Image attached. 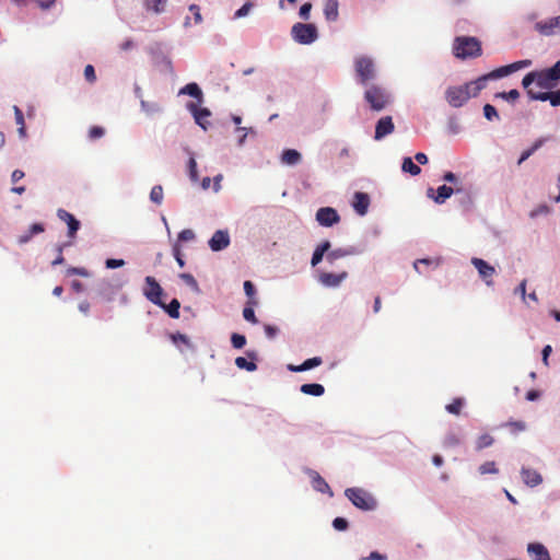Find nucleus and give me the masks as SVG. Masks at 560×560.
Returning a JSON list of instances; mask_svg holds the SVG:
<instances>
[{
  "label": "nucleus",
  "mask_w": 560,
  "mask_h": 560,
  "mask_svg": "<svg viewBox=\"0 0 560 560\" xmlns=\"http://www.w3.org/2000/svg\"><path fill=\"white\" fill-rule=\"evenodd\" d=\"M464 406V399L463 398H455L451 404L446 406V410L450 413L458 416L462 411V408Z\"/></svg>",
  "instance_id": "ea45409f"
},
{
  "label": "nucleus",
  "mask_w": 560,
  "mask_h": 560,
  "mask_svg": "<svg viewBox=\"0 0 560 560\" xmlns=\"http://www.w3.org/2000/svg\"><path fill=\"white\" fill-rule=\"evenodd\" d=\"M84 78L89 83H94L96 81L95 69L92 65H86L84 68Z\"/></svg>",
  "instance_id": "864d4df0"
},
{
  "label": "nucleus",
  "mask_w": 560,
  "mask_h": 560,
  "mask_svg": "<svg viewBox=\"0 0 560 560\" xmlns=\"http://www.w3.org/2000/svg\"><path fill=\"white\" fill-rule=\"evenodd\" d=\"M454 55L459 59L481 56V43L476 37L458 36L453 45Z\"/></svg>",
  "instance_id": "39448f33"
},
{
  "label": "nucleus",
  "mask_w": 560,
  "mask_h": 560,
  "mask_svg": "<svg viewBox=\"0 0 560 560\" xmlns=\"http://www.w3.org/2000/svg\"><path fill=\"white\" fill-rule=\"evenodd\" d=\"M105 265L109 269H115V268L122 267L125 265V260L109 258V259L106 260Z\"/></svg>",
  "instance_id": "69168bd1"
},
{
  "label": "nucleus",
  "mask_w": 560,
  "mask_h": 560,
  "mask_svg": "<svg viewBox=\"0 0 560 560\" xmlns=\"http://www.w3.org/2000/svg\"><path fill=\"white\" fill-rule=\"evenodd\" d=\"M460 444V439L456 433H448L443 442L445 447H455Z\"/></svg>",
  "instance_id": "c03bdc74"
},
{
  "label": "nucleus",
  "mask_w": 560,
  "mask_h": 560,
  "mask_svg": "<svg viewBox=\"0 0 560 560\" xmlns=\"http://www.w3.org/2000/svg\"><path fill=\"white\" fill-rule=\"evenodd\" d=\"M300 390L305 395L322 396L325 393L323 385L317 383L303 384Z\"/></svg>",
  "instance_id": "cd10ccee"
},
{
  "label": "nucleus",
  "mask_w": 560,
  "mask_h": 560,
  "mask_svg": "<svg viewBox=\"0 0 560 560\" xmlns=\"http://www.w3.org/2000/svg\"><path fill=\"white\" fill-rule=\"evenodd\" d=\"M479 472L481 475H486V474H497L498 472V469L495 467V463L494 462H486L483 463L480 467H479Z\"/></svg>",
  "instance_id": "8fccbe9b"
},
{
  "label": "nucleus",
  "mask_w": 560,
  "mask_h": 560,
  "mask_svg": "<svg viewBox=\"0 0 560 560\" xmlns=\"http://www.w3.org/2000/svg\"><path fill=\"white\" fill-rule=\"evenodd\" d=\"M179 278L188 285L194 291L198 292L199 291V285H198V282L197 280L194 278L192 275L190 273H180L179 275Z\"/></svg>",
  "instance_id": "37998d69"
},
{
  "label": "nucleus",
  "mask_w": 560,
  "mask_h": 560,
  "mask_svg": "<svg viewBox=\"0 0 560 560\" xmlns=\"http://www.w3.org/2000/svg\"><path fill=\"white\" fill-rule=\"evenodd\" d=\"M332 526L336 530H346L348 528V521L343 517H336L332 521Z\"/></svg>",
  "instance_id": "bf43d9fd"
},
{
  "label": "nucleus",
  "mask_w": 560,
  "mask_h": 560,
  "mask_svg": "<svg viewBox=\"0 0 560 560\" xmlns=\"http://www.w3.org/2000/svg\"><path fill=\"white\" fill-rule=\"evenodd\" d=\"M188 175L192 183L198 182L199 175L197 171V162L194 156H190L188 161Z\"/></svg>",
  "instance_id": "a19ab883"
},
{
  "label": "nucleus",
  "mask_w": 560,
  "mask_h": 560,
  "mask_svg": "<svg viewBox=\"0 0 560 560\" xmlns=\"http://www.w3.org/2000/svg\"><path fill=\"white\" fill-rule=\"evenodd\" d=\"M441 260L440 259H428V258H424V259H419L417 260L415 264H413V267L415 269L418 271V272H421L420 269H419V266L420 265H425V266H432L433 268H436L439 267Z\"/></svg>",
  "instance_id": "de8ad7c7"
},
{
  "label": "nucleus",
  "mask_w": 560,
  "mask_h": 560,
  "mask_svg": "<svg viewBox=\"0 0 560 560\" xmlns=\"http://www.w3.org/2000/svg\"><path fill=\"white\" fill-rule=\"evenodd\" d=\"M72 245V241L57 245V257L51 261L52 266L61 265L65 262L63 249Z\"/></svg>",
  "instance_id": "4c0bfd02"
},
{
  "label": "nucleus",
  "mask_w": 560,
  "mask_h": 560,
  "mask_svg": "<svg viewBox=\"0 0 560 560\" xmlns=\"http://www.w3.org/2000/svg\"><path fill=\"white\" fill-rule=\"evenodd\" d=\"M401 170L402 172L409 173L412 176H417L421 173V168L417 164H415L412 159L409 156L404 158L401 163Z\"/></svg>",
  "instance_id": "7c9ffc66"
},
{
  "label": "nucleus",
  "mask_w": 560,
  "mask_h": 560,
  "mask_svg": "<svg viewBox=\"0 0 560 560\" xmlns=\"http://www.w3.org/2000/svg\"><path fill=\"white\" fill-rule=\"evenodd\" d=\"M145 288L143 289L144 296L153 304L163 306L162 295L163 289L155 280L154 277L148 276L144 279Z\"/></svg>",
  "instance_id": "6e6552de"
},
{
  "label": "nucleus",
  "mask_w": 560,
  "mask_h": 560,
  "mask_svg": "<svg viewBox=\"0 0 560 560\" xmlns=\"http://www.w3.org/2000/svg\"><path fill=\"white\" fill-rule=\"evenodd\" d=\"M527 551L533 556L534 560H550L547 548L541 544H529Z\"/></svg>",
  "instance_id": "5701e85b"
},
{
  "label": "nucleus",
  "mask_w": 560,
  "mask_h": 560,
  "mask_svg": "<svg viewBox=\"0 0 560 560\" xmlns=\"http://www.w3.org/2000/svg\"><path fill=\"white\" fill-rule=\"evenodd\" d=\"M150 199L152 202L156 205H161L163 201V187L161 185H155L152 187L150 191Z\"/></svg>",
  "instance_id": "58836bf2"
},
{
  "label": "nucleus",
  "mask_w": 560,
  "mask_h": 560,
  "mask_svg": "<svg viewBox=\"0 0 560 560\" xmlns=\"http://www.w3.org/2000/svg\"><path fill=\"white\" fill-rule=\"evenodd\" d=\"M347 277V271L340 273L323 272L319 275V282L325 287L336 288L339 287Z\"/></svg>",
  "instance_id": "f3484780"
},
{
  "label": "nucleus",
  "mask_w": 560,
  "mask_h": 560,
  "mask_svg": "<svg viewBox=\"0 0 560 560\" xmlns=\"http://www.w3.org/2000/svg\"><path fill=\"white\" fill-rule=\"evenodd\" d=\"M247 357L252 361H247L246 358L237 357L235 359V365L241 370H246L248 372H254L257 370V364L254 362L257 359V353L255 351H247Z\"/></svg>",
  "instance_id": "aec40b11"
},
{
  "label": "nucleus",
  "mask_w": 560,
  "mask_h": 560,
  "mask_svg": "<svg viewBox=\"0 0 560 560\" xmlns=\"http://www.w3.org/2000/svg\"><path fill=\"white\" fill-rule=\"evenodd\" d=\"M483 115L488 120L499 119V114L494 106L486 104L483 106Z\"/></svg>",
  "instance_id": "09e8293b"
},
{
  "label": "nucleus",
  "mask_w": 560,
  "mask_h": 560,
  "mask_svg": "<svg viewBox=\"0 0 560 560\" xmlns=\"http://www.w3.org/2000/svg\"><path fill=\"white\" fill-rule=\"evenodd\" d=\"M553 137L552 136H545V137H540L538 139H536L533 144L530 145V148L536 152L537 150H539L546 142L552 140Z\"/></svg>",
  "instance_id": "4d7b16f0"
},
{
  "label": "nucleus",
  "mask_w": 560,
  "mask_h": 560,
  "mask_svg": "<svg viewBox=\"0 0 560 560\" xmlns=\"http://www.w3.org/2000/svg\"><path fill=\"white\" fill-rule=\"evenodd\" d=\"M187 109L192 114L196 124L206 130L207 125L209 124L208 118L211 116L210 110L206 107H200L199 104L192 102L187 104Z\"/></svg>",
  "instance_id": "ddd939ff"
},
{
  "label": "nucleus",
  "mask_w": 560,
  "mask_h": 560,
  "mask_svg": "<svg viewBox=\"0 0 560 560\" xmlns=\"http://www.w3.org/2000/svg\"><path fill=\"white\" fill-rule=\"evenodd\" d=\"M45 231V226L42 223H34L30 226L28 231L22 235L19 236L18 242L19 244H26L31 241V238L39 233H43Z\"/></svg>",
  "instance_id": "a878e982"
},
{
  "label": "nucleus",
  "mask_w": 560,
  "mask_h": 560,
  "mask_svg": "<svg viewBox=\"0 0 560 560\" xmlns=\"http://www.w3.org/2000/svg\"><path fill=\"white\" fill-rule=\"evenodd\" d=\"M345 495L355 508L363 511H372L377 505L373 495L361 488H348L345 491Z\"/></svg>",
  "instance_id": "423d86ee"
},
{
  "label": "nucleus",
  "mask_w": 560,
  "mask_h": 560,
  "mask_svg": "<svg viewBox=\"0 0 560 560\" xmlns=\"http://www.w3.org/2000/svg\"><path fill=\"white\" fill-rule=\"evenodd\" d=\"M352 249L347 248H336L332 250H328L326 255V259L328 262L334 264L337 259L343 258L346 256L352 255Z\"/></svg>",
  "instance_id": "c85d7f7f"
},
{
  "label": "nucleus",
  "mask_w": 560,
  "mask_h": 560,
  "mask_svg": "<svg viewBox=\"0 0 560 560\" xmlns=\"http://www.w3.org/2000/svg\"><path fill=\"white\" fill-rule=\"evenodd\" d=\"M301 159V153L294 149H287L281 154V162L287 165H295Z\"/></svg>",
  "instance_id": "bb28decb"
},
{
  "label": "nucleus",
  "mask_w": 560,
  "mask_h": 560,
  "mask_svg": "<svg viewBox=\"0 0 560 560\" xmlns=\"http://www.w3.org/2000/svg\"><path fill=\"white\" fill-rule=\"evenodd\" d=\"M352 206L358 214L364 215L370 206L369 195L364 192H355Z\"/></svg>",
  "instance_id": "6ab92c4d"
},
{
  "label": "nucleus",
  "mask_w": 560,
  "mask_h": 560,
  "mask_svg": "<svg viewBox=\"0 0 560 560\" xmlns=\"http://www.w3.org/2000/svg\"><path fill=\"white\" fill-rule=\"evenodd\" d=\"M322 362H323V360H322L320 357H314V358L305 360L300 365L289 364L288 369L291 372H304V371H307V370H311L313 368H316V366L320 365Z\"/></svg>",
  "instance_id": "4be33fe9"
},
{
  "label": "nucleus",
  "mask_w": 560,
  "mask_h": 560,
  "mask_svg": "<svg viewBox=\"0 0 560 560\" xmlns=\"http://www.w3.org/2000/svg\"><path fill=\"white\" fill-rule=\"evenodd\" d=\"M14 115H15V122L19 126V135L21 137H25L26 130H25L24 116H23L22 110L18 106H14Z\"/></svg>",
  "instance_id": "473e14b6"
},
{
  "label": "nucleus",
  "mask_w": 560,
  "mask_h": 560,
  "mask_svg": "<svg viewBox=\"0 0 560 560\" xmlns=\"http://www.w3.org/2000/svg\"><path fill=\"white\" fill-rule=\"evenodd\" d=\"M243 317L247 320V322H250L252 324H257L258 323V319L255 315V312H254V308H253V305H248L246 306L244 310H243Z\"/></svg>",
  "instance_id": "3c124183"
},
{
  "label": "nucleus",
  "mask_w": 560,
  "mask_h": 560,
  "mask_svg": "<svg viewBox=\"0 0 560 560\" xmlns=\"http://www.w3.org/2000/svg\"><path fill=\"white\" fill-rule=\"evenodd\" d=\"M173 255H174L178 266L180 268H183L185 266V261L183 259V255H182V252H180V246L178 244H175L173 246Z\"/></svg>",
  "instance_id": "052dcab7"
},
{
  "label": "nucleus",
  "mask_w": 560,
  "mask_h": 560,
  "mask_svg": "<svg viewBox=\"0 0 560 560\" xmlns=\"http://www.w3.org/2000/svg\"><path fill=\"white\" fill-rule=\"evenodd\" d=\"M171 339L174 343L182 342V343L186 345L187 347H191L189 338L186 335H183L180 332L172 334Z\"/></svg>",
  "instance_id": "5fc2aeb1"
},
{
  "label": "nucleus",
  "mask_w": 560,
  "mask_h": 560,
  "mask_svg": "<svg viewBox=\"0 0 560 560\" xmlns=\"http://www.w3.org/2000/svg\"><path fill=\"white\" fill-rule=\"evenodd\" d=\"M310 478L312 482V487L322 493H328L330 497L332 495V491L329 485L325 481V479L315 470L310 471Z\"/></svg>",
  "instance_id": "a211bd4d"
},
{
  "label": "nucleus",
  "mask_w": 560,
  "mask_h": 560,
  "mask_svg": "<svg viewBox=\"0 0 560 560\" xmlns=\"http://www.w3.org/2000/svg\"><path fill=\"white\" fill-rule=\"evenodd\" d=\"M230 245V236L228 231L218 230L209 241V246L213 252H219Z\"/></svg>",
  "instance_id": "dca6fc26"
},
{
  "label": "nucleus",
  "mask_w": 560,
  "mask_h": 560,
  "mask_svg": "<svg viewBox=\"0 0 560 560\" xmlns=\"http://www.w3.org/2000/svg\"><path fill=\"white\" fill-rule=\"evenodd\" d=\"M535 31L541 36L550 37L560 34V15L538 21Z\"/></svg>",
  "instance_id": "1a4fd4ad"
},
{
  "label": "nucleus",
  "mask_w": 560,
  "mask_h": 560,
  "mask_svg": "<svg viewBox=\"0 0 560 560\" xmlns=\"http://www.w3.org/2000/svg\"><path fill=\"white\" fill-rule=\"evenodd\" d=\"M68 275H78V276H81V277H88L89 276V272L85 268H82V267H71L68 269L67 271Z\"/></svg>",
  "instance_id": "338daca9"
},
{
  "label": "nucleus",
  "mask_w": 560,
  "mask_h": 560,
  "mask_svg": "<svg viewBox=\"0 0 560 560\" xmlns=\"http://www.w3.org/2000/svg\"><path fill=\"white\" fill-rule=\"evenodd\" d=\"M141 107L147 114H153L161 109L156 103H149L145 101H141Z\"/></svg>",
  "instance_id": "6e6d98bb"
},
{
  "label": "nucleus",
  "mask_w": 560,
  "mask_h": 560,
  "mask_svg": "<svg viewBox=\"0 0 560 560\" xmlns=\"http://www.w3.org/2000/svg\"><path fill=\"white\" fill-rule=\"evenodd\" d=\"M161 308H163L170 317L172 318H175L177 319L179 317V308H180V303L177 299H173L170 304H165L163 302V306H160Z\"/></svg>",
  "instance_id": "c756f323"
},
{
  "label": "nucleus",
  "mask_w": 560,
  "mask_h": 560,
  "mask_svg": "<svg viewBox=\"0 0 560 560\" xmlns=\"http://www.w3.org/2000/svg\"><path fill=\"white\" fill-rule=\"evenodd\" d=\"M436 192L438 195L434 197V201L441 205L453 195L454 189L450 186L442 185L438 188Z\"/></svg>",
  "instance_id": "2f4dec72"
},
{
  "label": "nucleus",
  "mask_w": 560,
  "mask_h": 560,
  "mask_svg": "<svg viewBox=\"0 0 560 560\" xmlns=\"http://www.w3.org/2000/svg\"><path fill=\"white\" fill-rule=\"evenodd\" d=\"M179 95L187 94L198 101V103L203 102V94L199 85L195 82L186 84L184 88H182L178 92Z\"/></svg>",
  "instance_id": "b1692460"
},
{
  "label": "nucleus",
  "mask_w": 560,
  "mask_h": 560,
  "mask_svg": "<svg viewBox=\"0 0 560 560\" xmlns=\"http://www.w3.org/2000/svg\"><path fill=\"white\" fill-rule=\"evenodd\" d=\"M495 97H500L506 101H516L520 97V92L516 89L510 90L509 92H499Z\"/></svg>",
  "instance_id": "49530a36"
},
{
  "label": "nucleus",
  "mask_w": 560,
  "mask_h": 560,
  "mask_svg": "<svg viewBox=\"0 0 560 560\" xmlns=\"http://www.w3.org/2000/svg\"><path fill=\"white\" fill-rule=\"evenodd\" d=\"M291 35L293 39L302 45H308L318 37L317 28L314 24L296 23L292 26Z\"/></svg>",
  "instance_id": "0eeeda50"
},
{
  "label": "nucleus",
  "mask_w": 560,
  "mask_h": 560,
  "mask_svg": "<svg viewBox=\"0 0 560 560\" xmlns=\"http://www.w3.org/2000/svg\"><path fill=\"white\" fill-rule=\"evenodd\" d=\"M57 217L68 225V237L73 242L81 225L80 221L65 209H58Z\"/></svg>",
  "instance_id": "f8f14e48"
},
{
  "label": "nucleus",
  "mask_w": 560,
  "mask_h": 560,
  "mask_svg": "<svg viewBox=\"0 0 560 560\" xmlns=\"http://www.w3.org/2000/svg\"><path fill=\"white\" fill-rule=\"evenodd\" d=\"M504 428H509L511 433L516 434L518 432H522L526 429V423L521 420L516 421H508L504 424H502Z\"/></svg>",
  "instance_id": "c9c22d12"
},
{
  "label": "nucleus",
  "mask_w": 560,
  "mask_h": 560,
  "mask_svg": "<svg viewBox=\"0 0 560 560\" xmlns=\"http://www.w3.org/2000/svg\"><path fill=\"white\" fill-rule=\"evenodd\" d=\"M521 475H522L523 481L528 487H532V488L537 487L538 485H540L542 482V477L537 470H534L530 468H523L521 471Z\"/></svg>",
  "instance_id": "412c9836"
},
{
  "label": "nucleus",
  "mask_w": 560,
  "mask_h": 560,
  "mask_svg": "<svg viewBox=\"0 0 560 560\" xmlns=\"http://www.w3.org/2000/svg\"><path fill=\"white\" fill-rule=\"evenodd\" d=\"M528 97L530 101H549L550 105L557 107L560 105V89L556 91H542V92H532L528 91Z\"/></svg>",
  "instance_id": "4468645a"
},
{
  "label": "nucleus",
  "mask_w": 560,
  "mask_h": 560,
  "mask_svg": "<svg viewBox=\"0 0 560 560\" xmlns=\"http://www.w3.org/2000/svg\"><path fill=\"white\" fill-rule=\"evenodd\" d=\"M494 440L490 434H482L476 441V450L481 451L493 444Z\"/></svg>",
  "instance_id": "f704fd0d"
},
{
  "label": "nucleus",
  "mask_w": 560,
  "mask_h": 560,
  "mask_svg": "<svg viewBox=\"0 0 560 560\" xmlns=\"http://www.w3.org/2000/svg\"><path fill=\"white\" fill-rule=\"evenodd\" d=\"M105 135V129L100 126H93L89 130V138L91 140H96L98 138H102Z\"/></svg>",
  "instance_id": "603ef678"
},
{
  "label": "nucleus",
  "mask_w": 560,
  "mask_h": 560,
  "mask_svg": "<svg viewBox=\"0 0 560 560\" xmlns=\"http://www.w3.org/2000/svg\"><path fill=\"white\" fill-rule=\"evenodd\" d=\"M325 15L327 20L335 21L338 16V2H327Z\"/></svg>",
  "instance_id": "e433bc0d"
},
{
  "label": "nucleus",
  "mask_w": 560,
  "mask_h": 560,
  "mask_svg": "<svg viewBox=\"0 0 560 560\" xmlns=\"http://www.w3.org/2000/svg\"><path fill=\"white\" fill-rule=\"evenodd\" d=\"M244 291H245V294H246V295L248 296V299H249V300H248V302H247V304H248V305H256V304H257V302H256V300H255L256 289H255V287H254V284H253V282H252V281L246 280V281L244 282Z\"/></svg>",
  "instance_id": "72a5a7b5"
},
{
  "label": "nucleus",
  "mask_w": 560,
  "mask_h": 560,
  "mask_svg": "<svg viewBox=\"0 0 560 560\" xmlns=\"http://www.w3.org/2000/svg\"><path fill=\"white\" fill-rule=\"evenodd\" d=\"M560 82V59L550 68L528 72L522 80V85L528 91L537 92L536 88L551 91Z\"/></svg>",
  "instance_id": "f257e3e1"
},
{
  "label": "nucleus",
  "mask_w": 560,
  "mask_h": 560,
  "mask_svg": "<svg viewBox=\"0 0 560 560\" xmlns=\"http://www.w3.org/2000/svg\"><path fill=\"white\" fill-rule=\"evenodd\" d=\"M487 81L488 77H480L463 85L450 86L445 91V100L452 107H462L470 97H476L486 88Z\"/></svg>",
  "instance_id": "f03ea898"
},
{
  "label": "nucleus",
  "mask_w": 560,
  "mask_h": 560,
  "mask_svg": "<svg viewBox=\"0 0 560 560\" xmlns=\"http://www.w3.org/2000/svg\"><path fill=\"white\" fill-rule=\"evenodd\" d=\"M195 238V233L192 230L185 229L178 234V240L183 242L192 241Z\"/></svg>",
  "instance_id": "680f3d73"
},
{
  "label": "nucleus",
  "mask_w": 560,
  "mask_h": 560,
  "mask_svg": "<svg viewBox=\"0 0 560 560\" xmlns=\"http://www.w3.org/2000/svg\"><path fill=\"white\" fill-rule=\"evenodd\" d=\"M526 285H527V280L524 279L521 281V283L514 290V293L518 294L523 301L526 300Z\"/></svg>",
  "instance_id": "e2e57ef3"
},
{
  "label": "nucleus",
  "mask_w": 560,
  "mask_h": 560,
  "mask_svg": "<svg viewBox=\"0 0 560 560\" xmlns=\"http://www.w3.org/2000/svg\"><path fill=\"white\" fill-rule=\"evenodd\" d=\"M316 221L322 226H332L340 221L337 210L331 207L319 208L316 212Z\"/></svg>",
  "instance_id": "9d476101"
},
{
  "label": "nucleus",
  "mask_w": 560,
  "mask_h": 560,
  "mask_svg": "<svg viewBox=\"0 0 560 560\" xmlns=\"http://www.w3.org/2000/svg\"><path fill=\"white\" fill-rule=\"evenodd\" d=\"M231 343L235 349H242L246 345V338L241 334H232Z\"/></svg>",
  "instance_id": "a18cd8bd"
},
{
  "label": "nucleus",
  "mask_w": 560,
  "mask_h": 560,
  "mask_svg": "<svg viewBox=\"0 0 560 560\" xmlns=\"http://www.w3.org/2000/svg\"><path fill=\"white\" fill-rule=\"evenodd\" d=\"M330 247L331 244L329 241H324L320 243L313 253L311 265L313 267L317 266L323 260L324 255L330 249Z\"/></svg>",
  "instance_id": "393cba45"
},
{
  "label": "nucleus",
  "mask_w": 560,
  "mask_h": 560,
  "mask_svg": "<svg viewBox=\"0 0 560 560\" xmlns=\"http://www.w3.org/2000/svg\"><path fill=\"white\" fill-rule=\"evenodd\" d=\"M505 75H509V69L506 68V66H503V67H500V68L493 70L491 73L487 74L486 77H488V79H491V78H502Z\"/></svg>",
  "instance_id": "13d9d810"
},
{
  "label": "nucleus",
  "mask_w": 560,
  "mask_h": 560,
  "mask_svg": "<svg viewBox=\"0 0 560 560\" xmlns=\"http://www.w3.org/2000/svg\"><path fill=\"white\" fill-rule=\"evenodd\" d=\"M361 560H386V556L377 551H372L368 557H364Z\"/></svg>",
  "instance_id": "774afa93"
},
{
  "label": "nucleus",
  "mask_w": 560,
  "mask_h": 560,
  "mask_svg": "<svg viewBox=\"0 0 560 560\" xmlns=\"http://www.w3.org/2000/svg\"><path fill=\"white\" fill-rule=\"evenodd\" d=\"M363 98L372 112L380 113L393 103L392 93L387 88L371 83L364 86Z\"/></svg>",
  "instance_id": "7ed1b4c3"
},
{
  "label": "nucleus",
  "mask_w": 560,
  "mask_h": 560,
  "mask_svg": "<svg viewBox=\"0 0 560 560\" xmlns=\"http://www.w3.org/2000/svg\"><path fill=\"white\" fill-rule=\"evenodd\" d=\"M532 65V60L529 59H524V60H520V61H515L513 63H510L506 66V68L509 69V74L515 72V71H518L523 68H527Z\"/></svg>",
  "instance_id": "79ce46f5"
},
{
  "label": "nucleus",
  "mask_w": 560,
  "mask_h": 560,
  "mask_svg": "<svg viewBox=\"0 0 560 560\" xmlns=\"http://www.w3.org/2000/svg\"><path fill=\"white\" fill-rule=\"evenodd\" d=\"M311 9H312V3L311 2H304V4L300 8V12H299L301 19L308 20L310 19Z\"/></svg>",
  "instance_id": "0e129e2a"
},
{
  "label": "nucleus",
  "mask_w": 560,
  "mask_h": 560,
  "mask_svg": "<svg viewBox=\"0 0 560 560\" xmlns=\"http://www.w3.org/2000/svg\"><path fill=\"white\" fill-rule=\"evenodd\" d=\"M354 71L357 81L362 86L371 84L377 77L376 65L369 56H358L354 58Z\"/></svg>",
  "instance_id": "20e7f679"
},
{
  "label": "nucleus",
  "mask_w": 560,
  "mask_h": 560,
  "mask_svg": "<svg viewBox=\"0 0 560 560\" xmlns=\"http://www.w3.org/2000/svg\"><path fill=\"white\" fill-rule=\"evenodd\" d=\"M471 264L478 270L480 278L485 281V283L490 287L493 284V276L495 275V269L493 266L489 265L486 260L481 258L474 257L471 259Z\"/></svg>",
  "instance_id": "9b49d317"
},
{
  "label": "nucleus",
  "mask_w": 560,
  "mask_h": 560,
  "mask_svg": "<svg viewBox=\"0 0 560 560\" xmlns=\"http://www.w3.org/2000/svg\"><path fill=\"white\" fill-rule=\"evenodd\" d=\"M394 129H395V126H394L392 117L384 116L381 119H378V121L376 122L374 139L381 140L384 137L390 135L394 131Z\"/></svg>",
  "instance_id": "2eb2a0df"
}]
</instances>
